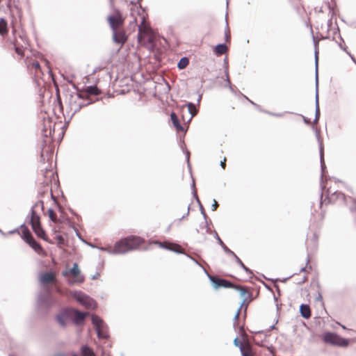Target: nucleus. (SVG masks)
Segmentation results:
<instances>
[{
	"mask_svg": "<svg viewBox=\"0 0 356 356\" xmlns=\"http://www.w3.org/2000/svg\"><path fill=\"white\" fill-rule=\"evenodd\" d=\"M86 104H83V105H79V107L77 108H75L74 109V112H76L77 111H79L82 106H85Z\"/></svg>",
	"mask_w": 356,
	"mask_h": 356,
	"instance_id": "37",
	"label": "nucleus"
},
{
	"mask_svg": "<svg viewBox=\"0 0 356 356\" xmlns=\"http://www.w3.org/2000/svg\"><path fill=\"white\" fill-rule=\"evenodd\" d=\"M113 38L115 42L121 45H123L127 40L124 31L120 29L113 30Z\"/></svg>",
	"mask_w": 356,
	"mask_h": 356,
	"instance_id": "13",
	"label": "nucleus"
},
{
	"mask_svg": "<svg viewBox=\"0 0 356 356\" xmlns=\"http://www.w3.org/2000/svg\"><path fill=\"white\" fill-rule=\"evenodd\" d=\"M170 118L174 127L176 128L177 131H184V128L180 124L179 119L175 113H172L170 114Z\"/></svg>",
	"mask_w": 356,
	"mask_h": 356,
	"instance_id": "22",
	"label": "nucleus"
},
{
	"mask_svg": "<svg viewBox=\"0 0 356 356\" xmlns=\"http://www.w3.org/2000/svg\"><path fill=\"white\" fill-rule=\"evenodd\" d=\"M73 356H77L76 355H73Z\"/></svg>",
	"mask_w": 356,
	"mask_h": 356,
	"instance_id": "38",
	"label": "nucleus"
},
{
	"mask_svg": "<svg viewBox=\"0 0 356 356\" xmlns=\"http://www.w3.org/2000/svg\"><path fill=\"white\" fill-rule=\"evenodd\" d=\"M137 15H138L140 17V18L141 19V15L138 14L137 12H134V15H131V16L133 17V18H134L133 23H134V24L137 23V17H136Z\"/></svg>",
	"mask_w": 356,
	"mask_h": 356,
	"instance_id": "33",
	"label": "nucleus"
},
{
	"mask_svg": "<svg viewBox=\"0 0 356 356\" xmlns=\"http://www.w3.org/2000/svg\"><path fill=\"white\" fill-rule=\"evenodd\" d=\"M60 217H58L56 213L51 209H49L47 211L49 219L54 223H63L65 221V218L63 216V210L59 207Z\"/></svg>",
	"mask_w": 356,
	"mask_h": 356,
	"instance_id": "15",
	"label": "nucleus"
},
{
	"mask_svg": "<svg viewBox=\"0 0 356 356\" xmlns=\"http://www.w3.org/2000/svg\"><path fill=\"white\" fill-rule=\"evenodd\" d=\"M125 17L122 16L121 12L115 9L113 13L107 17V22L109 24L112 31L120 29L124 23Z\"/></svg>",
	"mask_w": 356,
	"mask_h": 356,
	"instance_id": "5",
	"label": "nucleus"
},
{
	"mask_svg": "<svg viewBox=\"0 0 356 356\" xmlns=\"http://www.w3.org/2000/svg\"><path fill=\"white\" fill-rule=\"evenodd\" d=\"M99 94L100 90L96 86H90L80 90L77 94V97L79 99H84L87 98L89 95H98Z\"/></svg>",
	"mask_w": 356,
	"mask_h": 356,
	"instance_id": "10",
	"label": "nucleus"
},
{
	"mask_svg": "<svg viewBox=\"0 0 356 356\" xmlns=\"http://www.w3.org/2000/svg\"><path fill=\"white\" fill-rule=\"evenodd\" d=\"M56 279L55 275L53 273H45L40 275V281L42 284H48L54 282Z\"/></svg>",
	"mask_w": 356,
	"mask_h": 356,
	"instance_id": "19",
	"label": "nucleus"
},
{
	"mask_svg": "<svg viewBox=\"0 0 356 356\" xmlns=\"http://www.w3.org/2000/svg\"><path fill=\"white\" fill-rule=\"evenodd\" d=\"M73 297L77 302L88 309H94L96 307V302L82 292H75Z\"/></svg>",
	"mask_w": 356,
	"mask_h": 356,
	"instance_id": "8",
	"label": "nucleus"
},
{
	"mask_svg": "<svg viewBox=\"0 0 356 356\" xmlns=\"http://www.w3.org/2000/svg\"><path fill=\"white\" fill-rule=\"evenodd\" d=\"M72 313L74 314V321L76 324L82 323L84 321L86 316L88 314L87 312H81L75 309H71V314Z\"/></svg>",
	"mask_w": 356,
	"mask_h": 356,
	"instance_id": "18",
	"label": "nucleus"
},
{
	"mask_svg": "<svg viewBox=\"0 0 356 356\" xmlns=\"http://www.w3.org/2000/svg\"><path fill=\"white\" fill-rule=\"evenodd\" d=\"M153 243L158 245L160 248H165L175 252H181L183 248L181 245L177 243H173L168 241L159 242V241H154Z\"/></svg>",
	"mask_w": 356,
	"mask_h": 356,
	"instance_id": "11",
	"label": "nucleus"
},
{
	"mask_svg": "<svg viewBox=\"0 0 356 356\" xmlns=\"http://www.w3.org/2000/svg\"><path fill=\"white\" fill-rule=\"evenodd\" d=\"M228 51L227 47L224 44H220L215 47L214 53L217 56L225 54Z\"/></svg>",
	"mask_w": 356,
	"mask_h": 356,
	"instance_id": "21",
	"label": "nucleus"
},
{
	"mask_svg": "<svg viewBox=\"0 0 356 356\" xmlns=\"http://www.w3.org/2000/svg\"><path fill=\"white\" fill-rule=\"evenodd\" d=\"M55 238L59 245H62L64 243L65 240L61 235H57L55 237Z\"/></svg>",
	"mask_w": 356,
	"mask_h": 356,
	"instance_id": "31",
	"label": "nucleus"
},
{
	"mask_svg": "<svg viewBox=\"0 0 356 356\" xmlns=\"http://www.w3.org/2000/svg\"><path fill=\"white\" fill-rule=\"evenodd\" d=\"M218 207V204L216 200H213V204H212V210L216 211Z\"/></svg>",
	"mask_w": 356,
	"mask_h": 356,
	"instance_id": "34",
	"label": "nucleus"
},
{
	"mask_svg": "<svg viewBox=\"0 0 356 356\" xmlns=\"http://www.w3.org/2000/svg\"><path fill=\"white\" fill-rule=\"evenodd\" d=\"M28 67L33 72L35 77L42 78L43 72L38 61L35 60L29 63Z\"/></svg>",
	"mask_w": 356,
	"mask_h": 356,
	"instance_id": "17",
	"label": "nucleus"
},
{
	"mask_svg": "<svg viewBox=\"0 0 356 356\" xmlns=\"http://www.w3.org/2000/svg\"><path fill=\"white\" fill-rule=\"evenodd\" d=\"M300 314L305 318H309L311 316V309L307 305H301L300 307Z\"/></svg>",
	"mask_w": 356,
	"mask_h": 356,
	"instance_id": "20",
	"label": "nucleus"
},
{
	"mask_svg": "<svg viewBox=\"0 0 356 356\" xmlns=\"http://www.w3.org/2000/svg\"><path fill=\"white\" fill-rule=\"evenodd\" d=\"M31 225L35 234L40 238L46 240V234L41 227L40 218L35 211H31Z\"/></svg>",
	"mask_w": 356,
	"mask_h": 356,
	"instance_id": "7",
	"label": "nucleus"
},
{
	"mask_svg": "<svg viewBox=\"0 0 356 356\" xmlns=\"http://www.w3.org/2000/svg\"><path fill=\"white\" fill-rule=\"evenodd\" d=\"M323 341L334 346L346 347L349 344L348 339H343L338 334L332 332H326L323 334Z\"/></svg>",
	"mask_w": 356,
	"mask_h": 356,
	"instance_id": "6",
	"label": "nucleus"
},
{
	"mask_svg": "<svg viewBox=\"0 0 356 356\" xmlns=\"http://www.w3.org/2000/svg\"><path fill=\"white\" fill-rule=\"evenodd\" d=\"M15 51L17 54L21 58L24 56V50L22 47H19L17 40H14L12 42Z\"/></svg>",
	"mask_w": 356,
	"mask_h": 356,
	"instance_id": "25",
	"label": "nucleus"
},
{
	"mask_svg": "<svg viewBox=\"0 0 356 356\" xmlns=\"http://www.w3.org/2000/svg\"><path fill=\"white\" fill-rule=\"evenodd\" d=\"M81 353L83 356H96L93 350L86 346L81 348Z\"/></svg>",
	"mask_w": 356,
	"mask_h": 356,
	"instance_id": "27",
	"label": "nucleus"
},
{
	"mask_svg": "<svg viewBox=\"0 0 356 356\" xmlns=\"http://www.w3.org/2000/svg\"><path fill=\"white\" fill-rule=\"evenodd\" d=\"M234 289L238 292L239 296L242 299L240 308L238 309L234 316L235 321H237L240 316L241 309L244 308L245 310H246L254 298L252 296V289L250 287L243 285H235Z\"/></svg>",
	"mask_w": 356,
	"mask_h": 356,
	"instance_id": "3",
	"label": "nucleus"
},
{
	"mask_svg": "<svg viewBox=\"0 0 356 356\" xmlns=\"http://www.w3.org/2000/svg\"><path fill=\"white\" fill-rule=\"evenodd\" d=\"M226 160H227V159H226V158L225 157V158H224V159H223V161H222L220 162V165H221V167H222L223 169H225V167H226Z\"/></svg>",
	"mask_w": 356,
	"mask_h": 356,
	"instance_id": "36",
	"label": "nucleus"
},
{
	"mask_svg": "<svg viewBox=\"0 0 356 356\" xmlns=\"http://www.w3.org/2000/svg\"><path fill=\"white\" fill-rule=\"evenodd\" d=\"M211 281L212 282L213 286L216 289H218L220 287L233 288L234 289L235 286V284H234L231 282H229L227 280L216 277H211Z\"/></svg>",
	"mask_w": 356,
	"mask_h": 356,
	"instance_id": "12",
	"label": "nucleus"
},
{
	"mask_svg": "<svg viewBox=\"0 0 356 356\" xmlns=\"http://www.w3.org/2000/svg\"><path fill=\"white\" fill-rule=\"evenodd\" d=\"M219 241H220V244L222 245V247H224V248H225V250L226 251H227V252H230V253H232V254H234V252H233L232 251H231L229 249H228V248L225 245L224 243H223L220 239H219Z\"/></svg>",
	"mask_w": 356,
	"mask_h": 356,
	"instance_id": "35",
	"label": "nucleus"
},
{
	"mask_svg": "<svg viewBox=\"0 0 356 356\" xmlns=\"http://www.w3.org/2000/svg\"><path fill=\"white\" fill-rule=\"evenodd\" d=\"M71 315V309H64L60 313H59L57 316L56 319L58 322V323L62 326L65 327L66 325L67 321H68L70 316Z\"/></svg>",
	"mask_w": 356,
	"mask_h": 356,
	"instance_id": "16",
	"label": "nucleus"
},
{
	"mask_svg": "<svg viewBox=\"0 0 356 356\" xmlns=\"http://www.w3.org/2000/svg\"><path fill=\"white\" fill-rule=\"evenodd\" d=\"M188 111L192 116H194L195 115H196L197 111H196L195 106L193 104L189 103L188 104Z\"/></svg>",
	"mask_w": 356,
	"mask_h": 356,
	"instance_id": "29",
	"label": "nucleus"
},
{
	"mask_svg": "<svg viewBox=\"0 0 356 356\" xmlns=\"http://www.w3.org/2000/svg\"><path fill=\"white\" fill-rule=\"evenodd\" d=\"M22 238L39 254H44L42 247L35 241L26 227H21Z\"/></svg>",
	"mask_w": 356,
	"mask_h": 356,
	"instance_id": "4",
	"label": "nucleus"
},
{
	"mask_svg": "<svg viewBox=\"0 0 356 356\" xmlns=\"http://www.w3.org/2000/svg\"><path fill=\"white\" fill-rule=\"evenodd\" d=\"M8 32L7 22L4 19H0V34L4 35Z\"/></svg>",
	"mask_w": 356,
	"mask_h": 356,
	"instance_id": "26",
	"label": "nucleus"
},
{
	"mask_svg": "<svg viewBox=\"0 0 356 356\" xmlns=\"http://www.w3.org/2000/svg\"><path fill=\"white\" fill-rule=\"evenodd\" d=\"M143 243L144 241L140 237L130 236L116 242L113 252L116 254H124L138 249Z\"/></svg>",
	"mask_w": 356,
	"mask_h": 356,
	"instance_id": "2",
	"label": "nucleus"
},
{
	"mask_svg": "<svg viewBox=\"0 0 356 356\" xmlns=\"http://www.w3.org/2000/svg\"><path fill=\"white\" fill-rule=\"evenodd\" d=\"M92 322L96 326V328L98 332V334L99 335L100 334L99 330L103 323L102 320L99 316H97L96 315H92Z\"/></svg>",
	"mask_w": 356,
	"mask_h": 356,
	"instance_id": "23",
	"label": "nucleus"
},
{
	"mask_svg": "<svg viewBox=\"0 0 356 356\" xmlns=\"http://www.w3.org/2000/svg\"><path fill=\"white\" fill-rule=\"evenodd\" d=\"M236 257V259L237 262L240 264V266L245 270L249 271V269L244 265V264L242 262V261L234 253L232 254Z\"/></svg>",
	"mask_w": 356,
	"mask_h": 356,
	"instance_id": "30",
	"label": "nucleus"
},
{
	"mask_svg": "<svg viewBox=\"0 0 356 356\" xmlns=\"http://www.w3.org/2000/svg\"><path fill=\"white\" fill-rule=\"evenodd\" d=\"M69 274L74 278V280L70 282L71 284H81L85 280L84 277L81 274V271L76 263L74 264L73 267L70 270V271H65L63 273V276H67Z\"/></svg>",
	"mask_w": 356,
	"mask_h": 356,
	"instance_id": "9",
	"label": "nucleus"
},
{
	"mask_svg": "<svg viewBox=\"0 0 356 356\" xmlns=\"http://www.w3.org/2000/svg\"><path fill=\"white\" fill-rule=\"evenodd\" d=\"M242 356H257L256 350L250 346L242 350Z\"/></svg>",
	"mask_w": 356,
	"mask_h": 356,
	"instance_id": "24",
	"label": "nucleus"
},
{
	"mask_svg": "<svg viewBox=\"0 0 356 356\" xmlns=\"http://www.w3.org/2000/svg\"><path fill=\"white\" fill-rule=\"evenodd\" d=\"M231 40V34L229 30L227 29L225 31V41L229 42Z\"/></svg>",
	"mask_w": 356,
	"mask_h": 356,
	"instance_id": "32",
	"label": "nucleus"
},
{
	"mask_svg": "<svg viewBox=\"0 0 356 356\" xmlns=\"http://www.w3.org/2000/svg\"><path fill=\"white\" fill-rule=\"evenodd\" d=\"M189 63V60L187 58L184 57V58H181V60L179 61L178 64H177V67L180 69V70H182V69H184L187 67V65H188Z\"/></svg>",
	"mask_w": 356,
	"mask_h": 356,
	"instance_id": "28",
	"label": "nucleus"
},
{
	"mask_svg": "<svg viewBox=\"0 0 356 356\" xmlns=\"http://www.w3.org/2000/svg\"><path fill=\"white\" fill-rule=\"evenodd\" d=\"M134 12H137L138 14L141 15V22L138 26V42L144 46L153 47L156 35L150 27L149 24L146 21L147 15L140 5L131 3L130 15H134Z\"/></svg>",
	"mask_w": 356,
	"mask_h": 356,
	"instance_id": "1",
	"label": "nucleus"
},
{
	"mask_svg": "<svg viewBox=\"0 0 356 356\" xmlns=\"http://www.w3.org/2000/svg\"><path fill=\"white\" fill-rule=\"evenodd\" d=\"M234 344L240 348L241 353L242 352V350L251 346L248 339V336L244 331L242 332V341L236 337L234 340Z\"/></svg>",
	"mask_w": 356,
	"mask_h": 356,
	"instance_id": "14",
	"label": "nucleus"
}]
</instances>
